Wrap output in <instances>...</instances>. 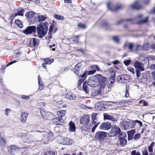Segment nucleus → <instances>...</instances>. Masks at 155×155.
<instances>
[{
    "label": "nucleus",
    "instance_id": "nucleus-1",
    "mask_svg": "<svg viewBox=\"0 0 155 155\" xmlns=\"http://www.w3.org/2000/svg\"><path fill=\"white\" fill-rule=\"evenodd\" d=\"M106 79V78L103 76L101 77L98 79L97 80L94 79L92 77H90L88 78L87 84L89 86L93 87H96L99 85V92H103V94H104L105 93L104 89L107 83Z\"/></svg>",
    "mask_w": 155,
    "mask_h": 155
},
{
    "label": "nucleus",
    "instance_id": "nucleus-2",
    "mask_svg": "<svg viewBox=\"0 0 155 155\" xmlns=\"http://www.w3.org/2000/svg\"><path fill=\"white\" fill-rule=\"evenodd\" d=\"M49 23L47 21L40 23L36 27V31L38 36L42 38L45 36L48 30Z\"/></svg>",
    "mask_w": 155,
    "mask_h": 155
},
{
    "label": "nucleus",
    "instance_id": "nucleus-3",
    "mask_svg": "<svg viewBox=\"0 0 155 155\" xmlns=\"http://www.w3.org/2000/svg\"><path fill=\"white\" fill-rule=\"evenodd\" d=\"M90 116L87 114H84L80 118V123L81 125V130L86 131L89 130L91 127V124H89L90 122Z\"/></svg>",
    "mask_w": 155,
    "mask_h": 155
},
{
    "label": "nucleus",
    "instance_id": "nucleus-4",
    "mask_svg": "<svg viewBox=\"0 0 155 155\" xmlns=\"http://www.w3.org/2000/svg\"><path fill=\"white\" fill-rule=\"evenodd\" d=\"M111 128V129L109 133L110 137H115L117 134H120L121 133L120 129L118 126L113 125Z\"/></svg>",
    "mask_w": 155,
    "mask_h": 155
},
{
    "label": "nucleus",
    "instance_id": "nucleus-5",
    "mask_svg": "<svg viewBox=\"0 0 155 155\" xmlns=\"http://www.w3.org/2000/svg\"><path fill=\"white\" fill-rule=\"evenodd\" d=\"M107 136V133L103 131H97L95 135V138L100 141H103Z\"/></svg>",
    "mask_w": 155,
    "mask_h": 155
},
{
    "label": "nucleus",
    "instance_id": "nucleus-6",
    "mask_svg": "<svg viewBox=\"0 0 155 155\" xmlns=\"http://www.w3.org/2000/svg\"><path fill=\"white\" fill-rule=\"evenodd\" d=\"M36 32V27L34 25L28 26L23 31V33L26 35L35 34Z\"/></svg>",
    "mask_w": 155,
    "mask_h": 155
},
{
    "label": "nucleus",
    "instance_id": "nucleus-7",
    "mask_svg": "<svg viewBox=\"0 0 155 155\" xmlns=\"http://www.w3.org/2000/svg\"><path fill=\"white\" fill-rule=\"evenodd\" d=\"M126 137L127 135L125 133L122 132L120 134L119 138V141L120 145L124 146L126 144L127 142Z\"/></svg>",
    "mask_w": 155,
    "mask_h": 155
},
{
    "label": "nucleus",
    "instance_id": "nucleus-8",
    "mask_svg": "<svg viewBox=\"0 0 155 155\" xmlns=\"http://www.w3.org/2000/svg\"><path fill=\"white\" fill-rule=\"evenodd\" d=\"M117 79L119 82L126 83L129 81L130 76L127 74H124L121 76H118Z\"/></svg>",
    "mask_w": 155,
    "mask_h": 155
},
{
    "label": "nucleus",
    "instance_id": "nucleus-9",
    "mask_svg": "<svg viewBox=\"0 0 155 155\" xmlns=\"http://www.w3.org/2000/svg\"><path fill=\"white\" fill-rule=\"evenodd\" d=\"M39 43V41L38 39L33 38L30 40L28 45L31 47H37L38 46Z\"/></svg>",
    "mask_w": 155,
    "mask_h": 155
},
{
    "label": "nucleus",
    "instance_id": "nucleus-10",
    "mask_svg": "<svg viewBox=\"0 0 155 155\" xmlns=\"http://www.w3.org/2000/svg\"><path fill=\"white\" fill-rule=\"evenodd\" d=\"M24 11L23 9L18 11L15 14L12 13L10 16V18H9V20L10 21V23L12 24L13 20L14 18L17 15L23 16Z\"/></svg>",
    "mask_w": 155,
    "mask_h": 155
},
{
    "label": "nucleus",
    "instance_id": "nucleus-11",
    "mask_svg": "<svg viewBox=\"0 0 155 155\" xmlns=\"http://www.w3.org/2000/svg\"><path fill=\"white\" fill-rule=\"evenodd\" d=\"M130 8L132 9L138 10L142 8V5L139 1H135L134 3L130 5Z\"/></svg>",
    "mask_w": 155,
    "mask_h": 155
},
{
    "label": "nucleus",
    "instance_id": "nucleus-12",
    "mask_svg": "<svg viewBox=\"0 0 155 155\" xmlns=\"http://www.w3.org/2000/svg\"><path fill=\"white\" fill-rule=\"evenodd\" d=\"M107 6L109 10L112 11H117L122 8V6L121 5H117L114 8L111 7V3L110 2L107 3Z\"/></svg>",
    "mask_w": 155,
    "mask_h": 155
},
{
    "label": "nucleus",
    "instance_id": "nucleus-13",
    "mask_svg": "<svg viewBox=\"0 0 155 155\" xmlns=\"http://www.w3.org/2000/svg\"><path fill=\"white\" fill-rule=\"evenodd\" d=\"M8 152L12 155L14 153L18 150V148L15 145H12L8 147Z\"/></svg>",
    "mask_w": 155,
    "mask_h": 155
},
{
    "label": "nucleus",
    "instance_id": "nucleus-14",
    "mask_svg": "<svg viewBox=\"0 0 155 155\" xmlns=\"http://www.w3.org/2000/svg\"><path fill=\"white\" fill-rule=\"evenodd\" d=\"M111 127V125L109 122H105L102 123L100 126V129L107 130L110 129Z\"/></svg>",
    "mask_w": 155,
    "mask_h": 155
},
{
    "label": "nucleus",
    "instance_id": "nucleus-15",
    "mask_svg": "<svg viewBox=\"0 0 155 155\" xmlns=\"http://www.w3.org/2000/svg\"><path fill=\"white\" fill-rule=\"evenodd\" d=\"M44 63L42 64V66L45 68H46L47 64H50L54 61V59H49L46 58L44 59Z\"/></svg>",
    "mask_w": 155,
    "mask_h": 155
},
{
    "label": "nucleus",
    "instance_id": "nucleus-16",
    "mask_svg": "<svg viewBox=\"0 0 155 155\" xmlns=\"http://www.w3.org/2000/svg\"><path fill=\"white\" fill-rule=\"evenodd\" d=\"M53 123L56 125H62L64 122L62 121V119L59 117H55L52 119Z\"/></svg>",
    "mask_w": 155,
    "mask_h": 155
},
{
    "label": "nucleus",
    "instance_id": "nucleus-17",
    "mask_svg": "<svg viewBox=\"0 0 155 155\" xmlns=\"http://www.w3.org/2000/svg\"><path fill=\"white\" fill-rule=\"evenodd\" d=\"M81 36L80 35H74L73 37L70 38L68 39L72 40V44H78L79 43V39Z\"/></svg>",
    "mask_w": 155,
    "mask_h": 155
},
{
    "label": "nucleus",
    "instance_id": "nucleus-18",
    "mask_svg": "<svg viewBox=\"0 0 155 155\" xmlns=\"http://www.w3.org/2000/svg\"><path fill=\"white\" fill-rule=\"evenodd\" d=\"M82 64L81 63H78L75 66L74 68L72 69L73 72L76 74L78 75L79 73Z\"/></svg>",
    "mask_w": 155,
    "mask_h": 155
},
{
    "label": "nucleus",
    "instance_id": "nucleus-19",
    "mask_svg": "<svg viewBox=\"0 0 155 155\" xmlns=\"http://www.w3.org/2000/svg\"><path fill=\"white\" fill-rule=\"evenodd\" d=\"M134 66L135 68L139 69L141 71H143L144 70V68L142 67V63L138 61H136L134 62Z\"/></svg>",
    "mask_w": 155,
    "mask_h": 155
},
{
    "label": "nucleus",
    "instance_id": "nucleus-20",
    "mask_svg": "<svg viewBox=\"0 0 155 155\" xmlns=\"http://www.w3.org/2000/svg\"><path fill=\"white\" fill-rule=\"evenodd\" d=\"M29 114L27 112H23L21 113L20 116V120L22 122H25Z\"/></svg>",
    "mask_w": 155,
    "mask_h": 155
},
{
    "label": "nucleus",
    "instance_id": "nucleus-21",
    "mask_svg": "<svg viewBox=\"0 0 155 155\" xmlns=\"http://www.w3.org/2000/svg\"><path fill=\"white\" fill-rule=\"evenodd\" d=\"M55 23L53 22L52 24L50 25L49 29L50 32H53L54 33H55L58 30L57 28L55 26Z\"/></svg>",
    "mask_w": 155,
    "mask_h": 155
},
{
    "label": "nucleus",
    "instance_id": "nucleus-22",
    "mask_svg": "<svg viewBox=\"0 0 155 155\" xmlns=\"http://www.w3.org/2000/svg\"><path fill=\"white\" fill-rule=\"evenodd\" d=\"M134 130H132L128 132V140H131L134 138L133 136L135 133Z\"/></svg>",
    "mask_w": 155,
    "mask_h": 155
},
{
    "label": "nucleus",
    "instance_id": "nucleus-23",
    "mask_svg": "<svg viewBox=\"0 0 155 155\" xmlns=\"http://www.w3.org/2000/svg\"><path fill=\"white\" fill-rule=\"evenodd\" d=\"M104 120H110L112 121L115 120V118L110 115H109L107 113H105L104 115Z\"/></svg>",
    "mask_w": 155,
    "mask_h": 155
},
{
    "label": "nucleus",
    "instance_id": "nucleus-24",
    "mask_svg": "<svg viewBox=\"0 0 155 155\" xmlns=\"http://www.w3.org/2000/svg\"><path fill=\"white\" fill-rule=\"evenodd\" d=\"M97 114H93L91 115V122L93 124H98L97 123Z\"/></svg>",
    "mask_w": 155,
    "mask_h": 155
},
{
    "label": "nucleus",
    "instance_id": "nucleus-25",
    "mask_svg": "<svg viewBox=\"0 0 155 155\" xmlns=\"http://www.w3.org/2000/svg\"><path fill=\"white\" fill-rule=\"evenodd\" d=\"M69 130L72 132H75L76 130L74 123L72 121H70L69 123Z\"/></svg>",
    "mask_w": 155,
    "mask_h": 155
},
{
    "label": "nucleus",
    "instance_id": "nucleus-26",
    "mask_svg": "<svg viewBox=\"0 0 155 155\" xmlns=\"http://www.w3.org/2000/svg\"><path fill=\"white\" fill-rule=\"evenodd\" d=\"M35 12H33L29 11L26 12L25 14V16L26 18L31 19L35 15Z\"/></svg>",
    "mask_w": 155,
    "mask_h": 155
},
{
    "label": "nucleus",
    "instance_id": "nucleus-27",
    "mask_svg": "<svg viewBox=\"0 0 155 155\" xmlns=\"http://www.w3.org/2000/svg\"><path fill=\"white\" fill-rule=\"evenodd\" d=\"M6 143V140L0 136V147L5 146Z\"/></svg>",
    "mask_w": 155,
    "mask_h": 155
},
{
    "label": "nucleus",
    "instance_id": "nucleus-28",
    "mask_svg": "<svg viewBox=\"0 0 155 155\" xmlns=\"http://www.w3.org/2000/svg\"><path fill=\"white\" fill-rule=\"evenodd\" d=\"M36 17H37V16ZM37 18L38 22H42L46 19L47 16L46 15H39L37 16Z\"/></svg>",
    "mask_w": 155,
    "mask_h": 155
},
{
    "label": "nucleus",
    "instance_id": "nucleus-29",
    "mask_svg": "<svg viewBox=\"0 0 155 155\" xmlns=\"http://www.w3.org/2000/svg\"><path fill=\"white\" fill-rule=\"evenodd\" d=\"M110 73L111 75V78H114L115 77L116 71L114 68H110Z\"/></svg>",
    "mask_w": 155,
    "mask_h": 155
},
{
    "label": "nucleus",
    "instance_id": "nucleus-30",
    "mask_svg": "<svg viewBox=\"0 0 155 155\" xmlns=\"http://www.w3.org/2000/svg\"><path fill=\"white\" fill-rule=\"evenodd\" d=\"M66 113V110H61L57 112V114L60 117H62L65 115Z\"/></svg>",
    "mask_w": 155,
    "mask_h": 155
},
{
    "label": "nucleus",
    "instance_id": "nucleus-31",
    "mask_svg": "<svg viewBox=\"0 0 155 155\" xmlns=\"http://www.w3.org/2000/svg\"><path fill=\"white\" fill-rule=\"evenodd\" d=\"M15 23L19 28H21L23 27V25L22 22L19 19L15 20Z\"/></svg>",
    "mask_w": 155,
    "mask_h": 155
},
{
    "label": "nucleus",
    "instance_id": "nucleus-32",
    "mask_svg": "<svg viewBox=\"0 0 155 155\" xmlns=\"http://www.w3.org/2000/svg\"><path fill=\"white\" fill-rule=\"evenodd\" d=\"M149 44L148 43H144L142 46V50L144 51H147L149 48Z\"/></svg>",
    "mask_w": 155,
    "mask_h": 155
},
{
    "label": "nucleus",
    "instance_id": "nucleus-33",
    "mask_svg": "<svg viewBox=\"0 0 155 155\" xmlns=\"http://www.w3.org/2000/svg\"><path fill=\"white\" fill-rule=\"evenodd\" d=\"M87 85V83L86 82H84L83 84V89L86 93H88L89 91Z\"/></svg>",
    "mask_w": 155,
    "mask_h": 155
},
{
    "label": "nucleus",
    "instance_id": "nucleus-34",
    "mask_svg": "<svg viewBox=\"0 0 155 155\" xmlns=\"http://www.w3.org/2000/svg\"><path fill=\"white\" fill-rule=\"evenodd\" d=\"M128 125L130 128H134L136 125L135 120L130 121L128 123Z\"/></svg>",
    "mask_w": 155,
    "mask_h": 155
},
{
    "label": "nucleus",
    "instance_id": "nucleus-35",
    "mask_svg": "<svg viewBox=\"0 0 155 155\" xmlns=\"http://www.w3.org/2000/svg\"><path fill=\"white\" fill-rule=\"evenodd\" d=\"M88 71H85L79 77H81L80 79H83L84 81L87 76Z\"/></svg>",
    "mask_w": 155,
    "mask_h": 155
},
{
    "label": "nucleus",
    "instance_id": "nucleus-36",
    "mask_svg": "<svg viewBox=\"0 0 155 155\" xmlns=\"http://www.w3.org/2000/svg\"><path fill=\"white\" fill-rule=\"evenodd\" d=\"M54 17L55 18L58 20H63L64 19V17L63 16L56 14L54 15Z\"/></svg>",
    "mask_w": 155,
    "mask_h": 155
},
{
    "label": "nucleus",
    "instance_id": "nucleus-37",
    "mask_svg": "<svg viewBox=\"0 0 155 155\" xmlns=\"http://www.w3.org/2000/svg\"><path fill=\"white\" fill-rule=\"evenodd\" d=\"M155 144V143L152 142L150 145L148 147V151L150 153H153V147Z\"/></svg>",
    "mask_w": 155,
    "mask_h": 155
},
{
    "label": "nucleus",
    "instance_id": "nucleus-38",
    "mask_svg": "<svg viewBox=\"0 0 155 155\" xmlns=\"http://www.w3.org/2000/svg\"><path fill=\"white\" fill-rule=\"evenodd\" d=\"M90 68L92 70H95V72H96V71H99L100 70V69L98 66L96 64L91 66L90 67Z\"/></svg>",
    "mask_w": 155,
    "mask_h": 155
},
{
    "label": "nucleus",
    "instance_id": "nucleus-39",
    "mask_svg": "<svg viewBox=\"0 0 155 155\" xmlns=\"http://www.w3.org/2000/svg\"><path fill=\"white\" fill-rule=\"evenodd\" d=\"M133 19H127L125 20H121L119 21H118L116 25H120L121 24V23H122L123 22H125V21H133Z\"/></svg>",
    "mask_w": 155,
    "mask_h": 155
},
{
    "label": "nucleus",
    "instance_id": "nucleus-40",
    "mask_svg": "<svg viewBox=\"0 0 155 155\" xmlns=\"http://www.w3.org/2000/svg\"><path fill=\"white\" fill-rule=\"evenodd\" d=\"M77 27L78 28H80L84 29H86L87 28L85 24L81 23H78Z\"/></svg>",
    "mask_w": 155,
    "mask_h": 155
},
{
    "label": "nucleus",
    "instance_id": "nucleus-41",
    "mask_svg": "<svg viewBox=\"0 0 155 155\" xmlns=\"http://www.w3.org/2000/svg\"><path fill=\"white\" fill-rule=\"evenodd\" d=\"M40 112L42 117L45 118H46L47 117L48 113L44 111L42 109L40 110Z\"/></svg>",
    "mask_w": 155,
    "mask_h": 155
},
{
    "label": "nucleus",
    "instance_id": "nucleus-42",
    "mask_svg": "<svg viewBox=\"0 0 155 155\" xmlns=\"http://www.w3.org/2000/svg\"><path fill=\"white\" fill-rule=\"evenodd\" d=\"M129 87L128 86H127L126 85L125 91V97H128L129 96V93L128 91L129 90Z\"/></svg>",
    "mask_w": 155,
    "mask_h": 155
},
{
    "label": "nucleus",
    "instance_id": "nucleus-43",
    "mask_svg": "<svg viewBox=\"0 0 155 155\" xmlns=\"http://www.w3.org/2000/svg\"><path fill=\"white\" fill-rule=\"evenodd\" d=\"M39 84V87L38 90L39 91H41L44 88V83L41 82H38Z\"/></svg>",
    "mask_w": 155,
    "mask_h": 155
},
{
    "label": "nucleus",
    "instance_id": "nucleus-44",
    "mask_svg": "<svg viewBox=\"0 0 155 155\" xmlns=\"http://www.w3.org/2000/svg\"><path fill=\"white\" fill-rule=\"evenodd\" d=\"M126 102L124 100H122L119 102V104L120 107H126L127 106L126 104Z\"/></svg>",
    "mask_w": 155,
    "mask_h": 155
},
{
    "label": "nucleus",
    "instance_id": "nucleus-45",
    "mask_svg": "<svg viewBox=\"0 0 155 155\" xmlns=\"http://www.w3.org/2000/svg\"><path fill=\"white\" fill-rule=\"evenodd\" d=\"M67 97L70 100H75L76 98V97L73 94H68Z\"/></svg>",
    "mask_w": 155,
    "mask_h": 155
},
{
    "label": "nucleus",
    "instance_id": "nucleus-46",
    "mask_svg": "<svg viewBox=\"0 0 155 155\" xmlns=\"http://www.w3.org/2000/svg\"><path fill=\"white\" fill-rule=\"evenodd\" d=\"M112 39L116 42H119L120 39L118 36H114L112 37Z\"/></svg>",
    "mask_w": 155,
    "mask_h": 155
},
{
    "label": "nucleus",
    "instance_id": "nucleus-47",
    "mask_svg": "<svg viewBox=\"0 0 155 155\" xmlns=\"http://www.w3.org/2000/svg\"><path fill=\"white\" fill-rule=\"evenodd\" d=\"M141 136L140 133H137L135 134L134 137V140H137L139 139Z\"/></svg>",
    "mask_w": 155,
    "mask_h": 155
},
{
    "label": "nucleus",
    "instance_id": "nucleus-48",
    "mask_svg": "<svg viewBox=\"0 0 155 155\" xmlns=\"http://www.w3.org/2000/svg\"><path fill=\"white\" fill-rule=\"evenodd\" d=\"M44 155H55V154L53 151L49 150L46 152Z\"/></svg>",
    "mask_w": 155,
    "mask_h": 155
},
{
    "label": "nucleus",
    "instance_id": "nucleus-49",
    "mask_svg": "<svg viewBox=\"0 0 155 155\" xmlns=\"http://www.w3.org/2000/svg\"><path fill=\"white\" fill-rule=\"evenodd\" d=\"M127 69L128 71H130L133 74H134L135 73L134 69L132 67H127Z\"/></svg>",
    "mask_w": 155,
    "mask_h": 155
},
{
    "label": "nucleus",
    "instance_id": "nucleus-50",
    "mask_svg": "<svg viewBox=\"0 0 155 155\" xmlns=\"http://www.w3.org/2000/svg\"><path fill=\"white\" fill-rule=\"evenodd\" d=\"M84 81V80H83V79H80L78 81L77 87H80L81 86L82 83Z\"/></svg>",
    "mask_w": 155,
    "mask_h": 155
},
{
    "label": "nucleus",
    "instance_id": "nucleus-51",
    "mask_svg": "<svg viewBox=\"0 0 155 155\" xmlns=\"http://www.w3.org/2000/svg\"><path fill=\"white\" fill-rule=\"evenodd\" d=\"M131 155H140L139 152H137L136 150H133L131 151Z\"/></svg>",
    "mask_w": 155,
    "mask_h": 155
},
{
    "label": "nucleus",
    "instance_id": "nucleus-52",
    "mask_svg": "<svg viewBox=\"0 0 155 155\" xmlns=\"http://www.w3.org/2000/svg\"><path fill=\"white\" fill-rule=\"evenodd\" d=\"M140 70L139 69H137L136 70V74L137 77V78H139L140 76Z\"/></svg>",
    "mask_w": 155,
    "mask_h": 155
},
{
    "label": "nucleus",
    "instance_id": "nucleus-53",
    "mask_svg": "<svg viewBox=\"0 0 155 155\" xmlns=\"http://www.w3.org/2000/svg\"><path fill=\"white\" fill-rule=\"evenodd\" d=\"M142 103H143V106H146L148 105L146 101H145L144 100H141L139 102V103L140 104H141Z\"/></svg>",
    "mask_w": 155,
    "mask_h": 155
},
{
    "label": "nucleus",
    "instance_id": "nucleus-54",
    "mask_svg": "<svg viewBox=\"0 0 155 155\" xmlns=\"http://www.w3.org/2000/svg\"><path fill=\"white\" fill-rule=\"evenodd\" d=\"M148 17H147L143 20H142L139 21L138 23H146L148 21Z\"/></svg>",
    "mask_w": 155,
    "mask_h": 155
},
{
    "label": "nucleus",
    "instance_id": "nucleus-55",
    "mask_svg": "<svg viewBox=\"0 0 155 155\" xmlns=\"http://www.w3.org/2000/svg\"><path fill=\"white\" fill-rule=\"evenodd\" d=\"M99 124V122H98V124H95L94 126L93 127L91 130V132L92 133L94 132L96 127L98 126V125Z\"/></svg>",
    "mask_w": 155,
    "mask_h": 155
},
{
    "label": "nucleus",
    "instance_id": "nucleus-56",
    "mask_svg": "<svg viewBox=\"0 0 155 155\" xmlns=\"http://www.w3.org/2000/svg\"><path fill=\"white\" fill-rule=\"evenodd\" d=\"M131 62V61L129 60H126L124 61V63L126 66H128Z\"/></svg>",
    "mask_w": 155,
    "mask_h": 155
},
{
    "label": "nucleus",
    "instance_id": "nucleus-57",
    "mask_svg": "<svg viewBox=\"0 0 155 155\" xmlns=\"http://www.w3.org/2000/svg\"><path fill=\"white\" fill-rule=\"evenodd\" d=\"M21 97L23 99H25L26 100H28L30 98V97L29 96H27L25 95H22Z\"/></svg>",
    "mask_w": 155,
    "mask_h": 155
},
{
    "label": "nucleus",
    "instance_id": "nucleus-58",
    "mask_svg": "<svg viewBox=\"0 0 155 155\" xmlns=\"http://www.w3.org/2000/svg\"><path fill=\"white\" fill-rule=\"evenodd\" d=\"M95 72V70H90L88 71L87 75L94 74Z\"/></svg>",
    "mask_w": 155,
    "mask_h": 155
},
{
    "label": "nucleus",
    "instance_id": "nucleus-59",
    "mask_svg": "<svg viewBox=\"0 0 155 155\" xmlns=\"http://www.w3.org/2000/svg\"><path fill=\"white\" fill-rule=\"evenodd\" d=\"M142 154L143 155H148V151L146 149L142 151Z\"/></svg>",
    "mask_w": 155,
    "mask_h": 155
},
{
    "label": "nucleus",
    "instance_id": "nucleus-60",
    "mask_svg": "<svg viewBox=\"0 0 155 155\" xmlns=\"http://www.w3.org/2000/svg\"><path fill=\"white\" fill-rule=\"evenodd\" d=\"M135 122H136V123H137L139 124V126L140 127H141L143 125L142 123L140 121L138 120H136Z\"/></svg>",
    "mask_w": 155,
    "mask_h": 155
},
{
    "label": "nucleus",
    "instance_id": "nucleus-61",
    "mask_svg": "<svg viewBox=\"0 0 155 155\" xmlns=\"http://www.w3.org/2000/svg\"><path fill=\"white\" fill-rule=\"evenodd\" d=\"M11 111V110L9 108H7L5 109V114L7 116H8V113Z\"/></svg>",
    "mask_w": 155,
    "mask_h": 155
},
{
    "label": "nucleus",
    "instance_id": "nucleus-62",
    "mask_svg": "<svg viewBox=\"0 0 155 155\" xmlns=\"http://www.w3.org/2000/svg\"><path fill=\"white\" fill-rule=\"evenodd\" d=\"M128 47L129 48L130 50H132L133 45L132 43H129L128 45Z\"/></svg>",
    "mask_w": 155,
    "mask_h": 155
},
{
    "label": "nucleus",
    "instance_id": "nucleus-63",
    "mask_svg": "<svg viewBox=\"0 0 155 155\" xmlns=\"http://www.w3.org/2000/svg\"><path fill=\"white\" fill-rule=\"evenodd\" d=\"M102 25L104 27H107L108 26V24L106 21H104L102 24Z\"/></svg>",
    "mask_w": 155,
    "mask_h": 155
},
{
    "label": "nucleus",
    "instance_id": "nucleus-64",
    "mask_svg": "<svg viewBox=\"0 0 155 155\" xmlns=\"http://www.w3.org/2000/svg\"><path fill=\"white\" fill-rule=\"evenodd\" d=\"M149 48L152 49H155V44L151 45L150 46Z\"/></svg>",
    "mask_w": 155,
    "mask_h": 155
}]
</instances>
